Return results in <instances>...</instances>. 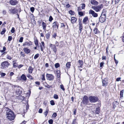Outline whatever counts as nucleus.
Segmentation results:
<instances>
[{
    "label": "nucleus",
    "mask_w": 124,
    "mask_h": 124,
    "mask_svg": "<svg viewBox=\"0 0 124 124\" xmlns=\"http://www.w3.org/2000/svg\"><path fill=\"white\" fill-rule=\"evenodd\" d=\"M78 62L80 64L78 66L79 67H82L83 66V61L81 60H79L78 61Z\"/></svg>",
    "instance_id": "25"
},
{
    "label": "nucleus",
    "mask_w": 124,
    "mask_h": 124,
    "mask_svg": "<svg viewBox=\"0 0 124 124\" xmlns=\"http://www.w3.org/2000/svg\"><path fill=\"white\" fill-rule=\"evenodd\" d=\"M27 77H28L29 78L31 79H33V78H32L30 74H28L27 76Z\"/></svg>",
    "instance_id": "31"
},
{
    "label": "nucleus",
    "mask_w": 124,
    "mask_h": 124,
    "mask_svg": "<svg viewBox=\"0 0 124 124\" xmlns=\"http://www.w3.org/2000/svg\"><path fill=\"white\" fill-rule=\"evenodd\" d=\"M39 56V54H37L35 55L34 59H37Z\"/></svg>",
    "instance_id": "30"
},
{
    "label": "nucleus",
    "mask_w": 124,
    "mask_h": 124,
    "mask_svg": "<svg viewBox=\"0 0 124 124\" xmlns=\"http://www.w3.org/2000/svg\"><path fill=\"white\" fill-rule=\"evenodd\" d=\"M18 1L16 0H10L9 2V3L11 5L15 6L18 4Z\"/></svg>",
    "instance_id": "11"
},
{
    "label": "nucleus",
    "mask_w": 124,
    "mask_h": 124,
    "mask_svg": "<svg viewBox=\"0 0 124 124\" xmlns=\"http://www.w3.org/2000/svg\"><path fill=\"white\" fill-rule=\"evenodd\" d=\"M6 75V74L4 73L1 72L0 73V75H1V77H4Z\"/></svg>",
    "instance_id": "46"
},
{
    "label": "nucleus",
    "mask_w": 124,
    "mask_h": 124,
    "mask_svg": "<svg viewBox=\"0 0 124 124\" xmlns=\"http://www.w3.org/2000/svg\"><path fill=\"white\" fill-rule=\"evenodd\" d=\"M103 7V5L101 4L98 6L92 7V8L96 12H98L100 11Z\"/></svg>",
    "instance_id": "3"
},
{
    "label": "nucleus",
    "mask_w": 124,
    "mask_h": 124,
    "mask_svg": "<svg viewBox=\"0 0 124 124\" xmlns=\"http://www.w3.org/2000/svg\"><path fill=\"white\" fill-rule=\"evenodd\" d=\"M13 87H14L15 88L14 89L16 90L15 92L17 94L19 95L22 93V91L20 90L21 88V87H19V86L15 85L13 86Z\"/></svg>",
    "instance_id": "5"
},
{
    "label": "nucleus",
    "mask_w": 124,
    "mask_h": 124,
    "mask_svg": "<svg viewBox=\"0 0 124 124\" xmlns=\"http://www.w3.org/2000/svg\"><path fill=\"white\" fill-rule=\"evenodd\" d=\"M88 20V16H86L84 18L83 20V24H86L87 23L86 22Z\"/></svg>",
    "instance_id": "18"
},
{
    "label": "nucleus",
    "mask_w": 124,
    "mask_h": 124,
    "mask_svg": "<svg viewBox=\"0 0 124 124\" xmlns=\"http://www.w3.org/2000/svg\"><path fill=\"white\" fill-rule=\"evenodd\" d=\"M76 120L75 119H74L71 123V124H76Z\"/></svg>",
    "instance_id": "54"
},
{
    "label": "nucleus",
    "mask_w": 124,
    "mask_h": 124,
    "mask_svg": "<svg viewBox=\"0 0 124 124\" xmlns=\"http://www.w3.org/2000/svg\"><path fill=\"white\" fill-rule=\"evenodd\" d=\"M50 34L49 33H47L45 35V36H46V38L47 39H49L50 37Z\"/></svg>",
    "instance_id": "28"
},
{
    "label": "nucleus",
    "mask_w": 124,
    "mask_h": 124,
    "mask_svg": "<svg viewBox=\"0 0 124 124\" xmlns=\"http://www.w3.org/2000/svg\"><path fill=\"white\" fill-rule=\"evenodd\" d=\"M89 98L86 96H85L83 99L82 102L85 105H89L90 104L88 100Z\"/></svg>",
    "instance_id": "2"
},
{
    "label": "nucleus",
    "mask_w": 124,
    "mask_h": 124,
    "mask_svg": "<svg viewBox=\"0 0 124 124\" xmlns=\"http://www.w3.org/2000/svg\"><path fill=\"white\" fill-rule=\"evenodd\" d=\"M89 14H91L94 17H96L98 16V14L93 10L90 9L89 11Z\"/></svg>",
    "instance_id": "9"
},
{
    "label": "nucleus",
    "mask_w": 124,
    "mask_h": 124,
    "mask_svg": "<svg viewBox=\"0 0 124 124\" xmlns=\"http://www.w3.org/2000/svg\"><path fill=\"white\" fill-rule=\"evenodd\" d=\"M33 70V68L31 66H30L28 69V71L29 73H31Z\"/></svg>",
    "instance_id": "22"
},
{
    "label": "nucleus",
    "mask_w": 124,
    "mask_h": 124,
    "mask_svg": "<svg viewBox=\"0 0 124 124\" xmlns=\"http://www.w3.org/2000/svg\"><path fill=\"white\" fill-rule=\"evenodd\" d=\"M23 37H21L20 38V40H19V41L20 42H22L23 41Z\"/></svg>",
    "instance_id": "45"
},
{
    "label": "nucleus",
    "mask_w": 124,
    "mask_h": 124,
    "mask_svg": "<svg viewBox=\"0 0 124 124\" xmlns=\"http://www.w3.org/2000/svg\"><path fill=\"white\" fill-rule=\"evenodd\" d=\"M21 78L22 80L26 81L27 79L26 78L25 75L24 74H22L21 76Z\"/></svg>",
    "instance_id": "23"
},
{
    "label": "nucleus",
    "mask_w": 124,
    "mask_h": 124,
    "mask_svg": "<svg viewBox=\"0 0 124 124\" xmlns=\"http://www.w3.org/2000/svg\"><path fill=\"white\" fill-rule=\"evenodd\" d=\"M61 74H57V77L58 78H60Z\"/></svg>",
    "instance_id": "61"
},
{
    "label": "nucleus",
    "mask_w": 124,
    "mask_h": 124,
    "mask_svg": "<svg viewBox=\"0 0 124 124\" xmlns=\"http://www.w3.org/2000/svg\"><path fill=\"white\" fill-rule=\"evenodd\" d=\"M6 31V29L5 28H3L2 30V31L1 32V34L2 35L4 34Z\"/></svg>",
    "instance_id": "27"
},
{
    "label": "nucleus",
    "mask_w": 124,
    "mask_h": 124,
    "mask_svg": "<svg viewBox=\"0 0 124 124\" xmlns=\"http://www.w3.org/2000/svg\"><path fill=\"white\" fill-rule=\"evenodd\" d=\"M89 99L91 103H95L98 101V100L97 97L95 96H91L89 97Z\"/></svg>",
    "instance_id": "4"
},
{
    "label": "nucleus",
    "mask_w": 124,
    "mask_h": 124,
    "mask_svg": "<svg viewBox=\"0 0 124 124\" xmlns=\"http://www.w3.org/2000/svg\"><path fill=\"white\" fill-rule=\"evenodd\" d=\"M95 113L97 114H98L99 113V108H97L96 109Z\"/></svg>",
    "instance_id": "42"
},
{
    "label": "nucleus",
    "mask_w": 124,
    "mask_h": 124,
    "mask_svg": "<svg viewBox=\"0 0 124 124\" xmlns=\"http://www.w3.org/2000/svg\"><path fill=\"white\" fill-rule=\"evenodd\" d=\"M53 120L51 119L49 120L48 122L50 124H52L53 123Z\"/></svg>",
    "instance_id": "47"
},
{
    "label": "nucleus",
    "mask_w": 124,
    "mask_h": 124,
    "mask_svg": "<svg viewBox=\"0 0 124 124\" xmlns=\"http://www.w3.org/2000/svg\"><path fill=\"white\" fill-rule=\"evenodd\" d=\"M79 30H82L83 27L82 26V23L81 21L79 20Z\"/></svg>",
    "instance_id": "19"
},
{
    "label": "nucleus",
    "mask_w": 124,
    "mask_h": 124,
    "mask_svg": "<svg viewBox=\"0 0 124 124\" xmlns=\"http://www.w3.org/2000/svg\"><path fill=\"white\" fill-rule=\"evenodd\" d=\"M30 10H31V11L32 13H33L34 12V8L33 7H31L30 8Z\"/></svg>",
    "instance_id": "51"
},
{
    "label": "nucleus",
    "mask_w": 124,
    "mask_h": 124,
    "mask_svg": "<svg viewBox=\"0 0 124 124\" xmlns=\"http://www.w3.org/2000/svg\"><path fill=\"white\" fill-rule=\"evenodd\" d=\"M11 31V32L12 33H14V32L15 31V28L14 27H12Z\"/></svg>",
    "instance_id": "50"
},
{
    "label": "nucleus",
    "mask_w": 124,
    "mask_h": 124,
    "mask_svg": "<svg viewBox=\"0 0 124 124\" xmlns=\"http://www.w3.org/2000/svg\"><path fill=\"white\" fill-rule=\"evenodd\" d=\"M81 5H82L81 8L82 9H84L85 7V5L84 4H81Z\"/></svg>",
    "instance_id": "53"
},
{
    "label": "nucleus",
    "mask_w": 124,
    "mask_h": 124,
    "mask_svg": "<svg viewBox=\"0 0 124 124\" xmlns=\"http://www.w3.org/2000/svg\"><path fill=\"white\" fill-rule=\"evenodd\" d=\"M10 64L8 61L3 62L1 64V68L3 69L8 68Z\"/></svg>",
    "instance_id": "6"
},
{
    "label": "nucleus",
    "mask_w": 124,
    "mask_h": 124,
    "mask_svg": "<svg viewBox=\"0 0 124 124\" xmlns=\"http://www.w3.org/2000/svg\"><path fill=\"white\" fill-rule=\"evenodd\" d=\"M18 65L16 63H14L13 64V67L14 68H16L18 67Z\"/></svg>",
    "instance_id": "38"
},
{
    "label": "nucleus",
    "mask_w": 124,
    "mask_h": 124,
    "mask_svg": "<svg viewBox=\"0 0 124 124\" xmlns=\"http://www.w3.org/2000/svg\"><path fill=\"white\" fill-rule=\"evenodd\" d=\"M50 48L52 49L55 53H56L57 51V49L56 46L54 45L51 44H50Z\"/></svg>",
    "instance_id": "10"
},
{
    "label": "nucleus",
    "mask_w": 124,
    "mask_h": 124,
    "mask_svg": "<svg viewBox=\"0 0 124 124\" xmlns=\"http://www.w3.org/2000/svg\"><path fill=\"white\" fill-rule=\"evenodd\" d=\"M41 44L40 45V47L41 50L43 51V48H45V44L44 42H41Z\"/></svg>",
    "instance_id": "17"
},
{
    "label": "nucleus",
    "mask_w": 124,
    "mask_h": 124,
    "mask_svg": "<svg viewBox=\"0 0 124 124\" xmlns=\"http://www.w3.org/2000/svg\"><path fill=\"white\" fill-rule=\"evenodd\" d=\"M12 39V37L11 36H9L8 38V40L9 41H11Z\"/></svg>",
    "instance_id": "52"
},
{
    "label": "nucleus",
    "mask_w": 124,
    "mask_h": 124,
    "mask_svg": "<svg viewBox=\"0 0 124 124\" xmlns=\"http://www.w3.org/2000/svg\"><path fill=\"white\" fill-rule=\"evenodd\" d=\"M20 54L23 56V57H24V56L25 54H24V53L23 52H21Z\"/></svg>",
    "instance_id": "55"
},
{
    "label": "nucleus",
    "mask_w": 124,
    "mask_h": 124,
    "mask_svg": "<svg viewBox=\"0 0 124 124\" xmlns=\"http://www.w3.org/2000/svg\"><path fill=\"white\" fill-rule=\"evenodd\" d=\"M60 66V64L58 63H56L55 65V67L56 68H57Z\"/></svg>",
    "instance_id": "34"
},
{
    "label": "nucleus",
    "mask_w": 124,
    "mask_h": 124,
    "mask_svg": "<svg viewBox=\"0 0 124 124\" xmlns=\"http://www.w3.org/2000/svg\"><path fill=\"white\" fill-rule=\"evenodd\" d=\"M42 112V109L41 108H40L39 111V112L40 113H41Z\"/></svg>",
    "instance_id": "62"
},
{
    "label": "nucleus",
    "mask_w": 124,
    "mask_h": 124,
    "mask_svg": "<svg viewBox=\"0 0 124 124\" xmlns=\"http://www.w3.org/2000/svg\"><path fill=\"white\" fill-rule=\"evenodd\" d=\"M81 10V8L80 7H78V12H80V11Z\"/></svg>",
    "instance_id": "57"
},
{
    "label": "nucleus",
    "mask_w": 124,
    "mask_h": 124,
    "mask_svg": "<svg viewBox=\"0 0 124 124\" xmlns=\"http://www.w3.org/2000/svg\"><path fill=\"white\" fill-rule=\"evenodd\" d=\"M54 98L55 99H57L58 98V96L57 94H55L54 95Z\"/></svg>",
    "instance_id": "40"
},
{
    "label": "nucleus",
    "mask_w": 124,
    "mask_h": 124,
    "mask_svg": "<svg viewBox=\"0 0 124 124\" xmlns=\"http://www.w3.org/2000/svg\"><path fill=\"white\" fill-rule=\"evenodd\" d=\"M90 3L96 6L98 4V2L95 0H91Z\"/></svg>",
    "instance_id": "16"
},
{
    "label": "nucleus",
    "mask_w": 124,
    "mask_h": 124,
    "mask_svg": "<svg viewBox=\"0 0 124 124\" xmlns=\"http://www.w3.org/2000/svg\"><path fill=\"white\" fill-rule=\"evenodd\" d=\"M66 67L68 68H69L70 66V62H67L66 64Z\"/></svg>",
    "instance_id": "39"
},
{
    "label": "nucleus",
    "mask_w": 124,
    "mask_h": 124,
    "mask_svg": "<svg viewBox=\"0 0 124 124\" xmlns=\"http://www.w3.org/2000/svg\"><path fill=\"white\" fill-rule=\"evenodd\" d=\"M108 79L106 78H105L102 80V82L103 86H106L108 84Z\"/></svg>",
    "instance_id": "8"
},
{
    "label": "nucleus",
    "mask_w": 124,
    "mask_h": 124,
    "mask_svg": "<svg viewBox=\"0 0 124 124\" xmlns=\"http://www.w3.org/2000/svg\"><path fill=\"white\" fill-rule=\"evenodd\" d=\"M124 93V90H122L121 91L120 93V97L122 98L123 97V94Z\"/></svg>",
    "instance_id": "26"
},
{
    "label": "nucleus",
    "mask_w": 124,
    "mask_h": 124,
    "mask_svg": "<svg viewBox=\"0 0 124 124\" xmlns=\"http://www.w3.org/2000/svg\"><path fill=\"white\" fill-rule=\"evenodd\" d=\"M77 20V19L74 17H72L71 18V22L73 24L76 22Z\"/></svg>",
    "instance_id": "21"
},
{
    "label": "nucleus",
    "mask_w": 124,
    "mask_h": 124,
    "mask_svg": "<svg viewBox=\"0 0 124 124\" xmlns=\"http://www.w3.org/2000/svg\"><path fill=\"white\" fill-rule=\"evenodd\" d=\"M48 109H47L46 110V112L44 113V114L45 116H47V115L48 113Z\"/></svg>",
    "instance_id": "33"
},
{
    "label": "nucleus",
    "mask_w": 124,
    "mask_h": 124,
    "mask_svg": "<svg viewBox=\"0 0 124 124\" xmlns=\"http://www.w3.org/2000/svg\"><path fill=\"white\" fill-rule=\"evenodd\" d=\"M34 42L36 47L39 46V44L38 42V41L37 40H35Z\"/></svg>",
    "instance_id": "29"
},
{
    "label": "nucleus",
    "mask_w": 124,
    "mask_h": 124,
    "mask_svg": "<svg viewBox=\"0 0 124 124\" xmlns=\"http://www.w3.org/2000/svg\"><path fill=\"white\" fill-rule=\"evenodd\" d=\"M59 24L56 21L54 22L52 24V27L53 28H55L56 27L57 29L58 28Z\"/></svg>",
    "instance_id": "14"
},
{
    "label": "nucleus",
    "mask_w": 124,
    "mask_h": 124,
    "mask_svg": "<svg viewBox=\"0 0 124 124\" xmlns=\"http://www.w3.org/2000/svg\"><path fill=\"white\" fill-rule=\"evenodd\" d=\"M42 25L43 30L44 31L46 30V23L43 22L42 23Z\"/></svg>",
    "instance_id": "20"
},
{
    "label": "nucleus",
    "mask_w": 124,
    "mask_h": 124,
    "mask_svg": "<svg viewBox=\"0 0 124 124\" xmlns=\"http://www.w3.org/2000/svg\"><path fill=\"white\" fill-rule=\"evenodd\" d=\"M46 79L49 81H53L54 78V76L51 74L47 73L46 75Z\"/></svg>",
    "instance_id": "7"
},
{
    "label": "nucleus",
    "mask_w": 124,
    "mask_h": 124,
    "mask_svg": "<svg viewBox=\"0 0 124 124\" xmlns=\"http://www.w3.org/2000/svg\"><path fill=\"white\" fill-rule=\"evenodd\" d=\"M51 86H50L49 85H47L45 86L46 87H47L48 88H50V87Z\"/></svg>",
    "instance_id": "64"
},
{
    "label": "nucleus",
    "mask_w": 124,
    "mask_h": 124,
    "mask_svg": "<svg viewBox=\"0 0 124 124\" xmlns=\"http://www.w3.org/2000/svg\"><path fill=\"white\" fill-rule=\"evenodd\" d=\"M60 87L63 91H64L65 89L64 87L62 85H60Z\"/></svg>",
    "instance_id": "44"
},
{
    "label": "nucleus",
    "mask_w": 124,
    "mask_h": 124,
    "mask_svg": "<svg viewBox=\"0 0 124 124\" xmlns=\"http://www.w3.org/2000/svg\"><path fill=\"white\" fill-rule=\"evenodd\" d=\"M94 32L95 33L97 34L99 32V31L97 28H95L94 30Z\"/></svg>",
    "instance_id": "32"
},
{
    "label": "nucleus",
    "mask_w": 124,
    "mask_h": 124,
    "mask_svg": "<svg viewBox=\"0 0 124 124\" xmlns=\"http://www.w3.org/2000/svg\"><path fill=\"white\" fill-rule=\"evenodd\" d=\"M104 64V62H101L100 63V67H102L103 64Z\"/></svg>",
    "instance_id": "58"
},
{
    "label": "nucleus",
    "mask_w": 124,
    "mask_h": 124,
    "mask_svg": "<svg viewBox=\"0 0 124 124\" xmlns=\"http://www.w3.org/2000/svg\"><path fill=\"white\" fill-rule=\"evenodd\" d=\"M50 103L52 105H54L55 104V103L53 100H51L50 101Z\"/></svg>",
    "instance_id": "43"
},
{
    "label": "nucleus",
    "mask_w": 124,
    "mask_h": 124,
    "mask_svg": "<svg viewBox=\"0 0 124 124\" xmlns=\"http://www.w3.org/2000/svg\"><path fill=\"white\" fill-rule=\"evenodd\" d=\"M23 50L25 54H28L30 52L31 50L27 48H24Z\"/></svg>",
    "instance_id": "15"
},
{
    "label": "nucleus",
    "mask_w": 124,
    "mask_h": 124,
    "mask_svg": "<svg viewBox=\"0 0 124 124\" xmlns=\"http://www.w3.org/2000/svg\"><path fill=\"white\" fill-rule=\"evenodd\" d=\"M45 74L44 73L43 74L42 76L41 79L43 81H45Z\"/></svg>",
    "instance_id": "35"
},
{
    "label": "nucleus",
    "mask_w": 124,
    "mask_h": 124,
    "mask_svg": "<svg viewBox=\"0 0 124 124\" xmlns=\"http://www.w3.org/2000/svg\"><path fill=\"white\" fill-rule=\"evenodd\" d=\"M32 45V43L31 41H30L29 42H26L23 44L22 46H31Z\"/></svg>",
    "instance_id": "13"
},
{
    "label": "nucleus",
    "mask_w": 124,
    "mask_h": 124,
    "mask_svg": "<svg viewBox=\"0 0 124 124\" xmlns=\"http://www.w3.org/2000/svg\"><path fill=\"white\" fill-rule=\"evenodd\" d=\"M53 19L52 17L51 16H50L49 17V21L50 22H51L53 20Z\"/></svg>",
    "instance_id": "49"
},
{
    "label": "nucleus",
    "mask_w": 124,
    "mask_h": 124,
    "mask_svg": "<svg viewBox=\"0 0 124 124\" xmlns=\"http://www.w3.org/2000/svg\"><path fill=\"white\" fill-rule=\"evenodd\" d=\"M4 109L5 112H6V117L7 119L10 121L14 120L15 114L11 109L7 107H5Z\"/></svg>",
    "instance_id": "1"
},
{
    "label": "nucleus",
    "mask_w": 124,
    "mask_h": 124,
    "mask_svg": "<svg viewBox=\"0 0 124 124\" xmlns=\"http://www.w3.org/2000/svg\"><path fill=\"white\" fill-rule=\"evenodd\" d=\"M23 66V65L22 64H20L19 66H18V68H20Z\"/></svg>",
    "instance_id": "63"
},
{
    "label": "nucleus",
    "mask_w": 124,
    "mask_h": 124,
    "mask_svg": "<svg viewBox=\"0 0 124 124\" xmlns=\"http://www.w3.org/2000/svg\"><path fill=\"white\" fill-rule=\"evenodd\" d=\"M73 114L74 115H76V110L75 109H74L73 110Z\"/></svg>",
    "instance_id": "56"
},
{
    "label": "nucleus",
    "mask_w": 124,
    "mask_h": 124,
    "mask_svg": "<svg viewBox=\"0 0 124 124\" xmlns=\"http://www.w3.org/2000/svg\"><path fill=\"white\" fill-rule=\"evenodd\" d=\"M57 115L56 113H54L53 114L52 117H55L57 116Z\"/></svg>",
    "instance_id": "48"
},
{
    "label": "nucleus",
    "mask_w": 124,
    "mask_h": 124,
    "mask_svg": "<svg viewBox=\"0 0 124 124\" xmlns=\"http://www.w3.org/2000/svg\"><path fill=\"white\" fill-rule=\"evenodd\" d=\"M105 20V16L103 15H101L99 18L100 21L101 23H103L104 22Z\"/></svg>",
    "instance_id": "12"
},
{
    "label": "nucleus",
    "mask_w": 124,
    "mask_h": 124,
    "mask_svg": "<svg viewBox=\"0 0 124 124\" xmlns=\"http://www.w3.org/2000/svg\"><path fill=\"white\" fill-rule=\"evenodd\" d=\"M78 14L80 16H82L84 15V14H85V13L84 14L82 12L80 11L78 12Z\"/></svg>",
    "instance_id": "37"
},
{
    "label": "nucleus",
    "mask_w": 124,
    "mask_h": 124,
    "mask_svg": "<svg viewBox=\"0 0 124 124\" xmlns=\"http://www.w3.org/2000/svg\"><path fill=\"white\" fill-rule=\"evenodd\" d=\"M6 58L7 59L9 60H11L12 58L10 56L8 55H7Z\"/></svg>",
    "instance_id": "41"
},
{
    "label": "nucleus",
    "mask_w": 124,
    "mask_h": 124,
    "mask_svg": "<svg viewBox=\"0 0 124 124\" xmlns=\"http://www.w3.org/2000/svg\"><path fill=\"white\" fill-rule=\"evenodd\" d=\"M69 13L71 15H74L75 14L74 12L71 10L69 11Z\"/></svg>",
    "instance_id": "36"
},
{
    "label": "nucleus",
    "mask_w": 124,
    "mask_h": 124,
    "mask_svg": "<svg viewBox=\"0 0 124 124\" xmlns=\"http://www.w3.org/2000/svg\"><path fill=\"white\" fill-rule=\"evenodd\" d=\"M14 74V73L13 72H11L10 73V76L11 78V77L12 76H13Z\"/></svg>",
    "instance_id": "60"
},
{
    "label": "nucleus",
    "mask_w": 124,
    "mask_h": 124,
    "mask_svg": "<svg viewBox=\"0 0 124 124\" xmlns=\"http://www.w3.org/2000/svg\"><path fill=\"white\" fill-rule=\"evenodd\" d=\"M10 12L13 14H15L16 13L15 9H12L9 10Z\"/></svg>",
    "instance_id": "24"
},
{
    "label": "nucleus",
    "mask_w": 124,
    "mask_h": 124,
    "mask_svg": "<svg viewBox=\"0 0 124 124\" xmlns=\"http://www.w3.org/2000/svg\"><path fill=\"white\" fill-rule=\"evenodd\" d=\"M56 36V33H54V34L53 35V37H54V38H55V37Z\"/></svg>",
    "instance_id": "59"
}]
</instances>
